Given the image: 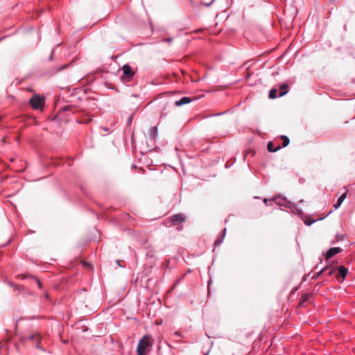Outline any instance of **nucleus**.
<instances>
[{
    "instance_id": "2f4dec72",
    "label": "nucleus",
    "mask_w": 355,
    "mask_h": 355,
    "mask_svg": "<svg viewBox=\"0 0 355 355\" xmlns=\"http://www.w3.org/2000/svg\"><path fill=\"white\" fill-rule=\"evenodd\" d=\"M175 336H180V337H181V336H182L181 333H180V332H179V331H175Z\"/></svg>"
},
{
    "instance_id": "423d86ee",
    "label": "nucleus",
    "mask_w": 355,
    "mask_h": 355,
    "mask_svg": "<svg viewBox=\"0 0 355 355\" xmlns=\"http://www.w3.org/2000/svg\"><path fill=\"white\" fill-rule=\"evenodd\" d=\"M171 222L173 225H178L180 223L185 221L186 218L182 214H175L171 218Z\"/></svg>"
},
{
    "instance_id": "f704fd0d",
    "label": "nucleus",
    "mask_w": 355,
    "mask_h": 355,
    "mask_svg": "<svg viewBox=\"0 0 355 355\" xmlns=\"http://www.w3.org/2000/svg\"><path fill=\"white\" fill-rule=\"evenodd\" d=\"M267 201H268V200H267L266 198H264L263 202H264L266 204H267Z\"/></svg>"
},
{
    "instance_id": "b1692460",
    "label": "nucleus",
    "mask_w": 355,
    "mask_h": 355,
    "mask_svg": "<svg viewBox=\"0 0 355 355\" xmlns=\"http://www.w3.org/2000/svg\"><path fill=\"white\" fill-rule=\"evenodd\" d=\"M347 197V193H344L343 194H342L340 198L338 199L339 200L340 202H343L345 200V199Z\"/></svg>"
},
{
    "instance_id": "2eb2a0df",
    "label": "nucleus",
    "mask_w": 355,
    "mask_h": 355,
    "mask_svg": "<svg viewBox=\"0 0 355 355\" xmlns=\"http://www.w3.org/2000/svg\"><path fill=\"white\" fill-rule=\"evenodd\" d=\"M157 133H158V130H157V127L155 126V127L151 128L150 130V132H149L150 137L152 139H155Z\"/></svg>"
},
{
    "instance_id": "c756f323",
    "label": "nucleus",
    "mask_w": 355,
    "mask_h": 355,
    "mask_svg": "<svg viewBox=\"0 0 355 355\" xmlns=\"http://www.w3.org/2000/svg\"><path fill=\"white\" fill-rule=\"evenodd\" d=\"M37 286H38V287H39L40 288H42V283H41V282H40V280H38V279L37 280Z\"/></svg>"
},
{
    "instance_id": "cd10ccee",
    "label": "nucleus",
    "mask_w": 355,
    "mask_h": 355,
    "mask_svg": "<svg viewBox=\"0 0 355 355\" xmlns=\"http://www.w3.org/2000/svg\"><path fill=\"white\" fill-rule=\"evenodd\" d=\"M53 50H52V51H51V55L49 56V60H53Z\"/></svg>"
},
{
    "instance_id": "f03ea898",
    "label": "nucleus",
    "mask_w": 355,
    "mask_h": 355,
    "mask_svg": "<svg viewBox=\"0 0 355 355\" xmlns=\"http://www.w3.org/2000/svg\"><path fill=\"white\" fill-rule=\"evenodd\" d=\"M121 71L123 75L121 76V80L123 83L130 82L135 74V71L129 64H124L121 68Z\"/></svg>"
},
{
    "instance_id": "412c9836",
    "label": "nucleus",
    "mask_w": 355,
    "mask_h": 355,
    "mask_svg": "<svg viewBox=\"0 0 355 355\" xmlns=\"http://www.w3.org/2000/svg\"><path fill=\"white\" fill-rule=\"evenodd\" d=\"M223 239H224V237L222 236L218 238L215 241L214 245H216V246L220 245L223 242Z\"/></svg>"
},
{
    "instance_id": "f8f14e48",
    "label": "nucleus",
    "mask_w": 355,
    "mask_h": 355,
    "mask_svg": "<svg viewBox=\"0 0 355 355\" xmlns=\"http://www.w3.org/2000/svg\"><path fill=\"white\" fill-rule=\"evenodd\" d=\"M310 297H311L310 294H309V293L304 294L300 299V302L299 304L300 306H305L306 303L309 300Z\"/></svg>"
},
{
    "instance_id": "f3484780",
    "label": "nucleus",
    "mask_w": 355,
    "mask_h": 355,
    "mask_svg": "<svg viewBox=\"0 0 355 355\" xmlns=\"http://www.w3.org/2000/svg\"><path fill=\"white\" fill-rule=\"evenodd\" d=\"M343 239H344V236L343 235L337 234L336 235L335 240L331 241V244L334 245L336 243L338 242L340 240H343Z\"/></svg>"
},
{
    "instance_id": "20e7f679",
    "label": "nucleus",
    "mask_w": 355,
    "mask_h": 355,
    "mask_svg": "<svg viewBox=\"0 0 355 355\" xmlns=\"http://www.w3.org/2000/svg\"><path fill=\"white\" fill-rule=\"evenodd\" d=\"M337 270L338 273L336 275V278L340 282L344 281L348 272V269L344 266L341 265L337 268Z\"/></svg>"
},
{
    "instance_id": "dca6fc26",
    "label": "nucleus",
    "mask_w": 355,
    "mask_h": 355,
    "mask_svg": "<svg viewBox=\"0 0 355 355\" xmlns=\"http://www.w3.org/2000/svg\"><path fill=\"white\" fill-rule=\"evenodd\" d=\"M277 90L276 89H275V88L271 89L268 94L269 98H270V99L275 98L277 97Z\"/></svg>"
},
{
    "instance_id": "473e14b6",
    "label": "nucleus",
    "mask_w": 355,
    "mask_h": 355,
    "mask_svg": "<svg viewBox=\"0 0 355 355\" xmlns=\"http://www.w3.org/2000/svg\"><path fill=\"white\" fill-rule=\"evenodd\" d=\"M62 110H63L64 111H67V110H69V107H63V108H62Z\"/></svg>"
},
{
    "instance_id": "e433bc0d",
    "label": "nucleus",
    "mask_w": 355,
    "mask_h": 355,
    "mask_svg": "<svg viewBox=\"0 0 355 355\" xmlns=\"http://www.w3.org/2000/svg\"><path fill=\"white\" fill-rule=\"evenodd\" d=\"M116 263L119 265V266H121V264H119V260H116Z\"/></svg>"
},
{
    "instance_id": "7ed1b4c3",
    "label": "nucleus",
    "mask_w": 355,
    "mask_h": 355,
    "mask_svg": "<svg viewBox=\"0 0 355 355\" xmlns=\"http://www.w3.org/2000/svg\"><path fill=\"white\" fill-rule=\"evenodd\" d=\"M44 99L39 95H34L29 103L34 110H42L44 105Z\"/></svg>"
},
{
    "instance_id": "bb28decb",
    "label": "nucleus",
    "mask_w": 355,
    "mask_h": 355,
    "mask_svg": "<svg viewBox=\"0 0 355 355\" xmlns=\"http://www.w3.org/2000/svg\"><path fill=\"white\" fill-rule=\"evenodd\" d=\"M172 40H173V37H167V38L164 39V41L166 42H171Z\"/></svg>"
},
{
    "instance_id": "9d476101",
    "label": "nucleus",
    "mask_w": 355,
    "mask_h": 355,
    "mask_svg": "<svg viewBox=\"0 0 355 355\" xmlns=\"http://www.w3.org/2000/svg\"><path fill=\"white\" fill-rule=\"evenodd\" d=\"M192 101L191 98L187 96H184L181 98L180 100L176 101L174 103V105L177 107H180L186 104H188Z\"/></svg>"
},
{
    "instance_id": "ddd939ff",
    "label": "nucleus",
    "mask_w": 355,
    "mask_h": 355,
    "mask_svg": "<svg viewBox=\"0 0 355 355\" xmlns=\"http://www.w3.org/2000/svg\"><path fill=\"white\" fill-rule=\"evenodd\" d=\"M291 210V211L296 214V215H298V216H302V214H303V211L301 209H299L297 205H296L295 204L293 203V206L291 207L290 209Z\"/></svg>"
},
{
    "instance_id": "4468645a",
    "label": "nucleus",
    "mask_w": 355,
    "mask_h": 355,
    "mask_svg": "<svg viewBox=\"0 0 355 355\" xmlns=\"http://www.w3.org/2000/svg\"><path fill=\"white\" fill-rule=\"evenodd\" d=\"M281 148L280 146H278L277 147H274L273 143L272 141H269L267 145V149L269 152L275 153L279 150Z\"/></svg>"
},
{
    "instance_id": "ea45409f",
    "label": "nucleus",
    "mask_w": 355,
    "mask_h": 355,
    "mask_svg": "<svg viewBox=\"0 0 355 355\" xmlns=\"http://www.w3.org/2000/svg\"><path fill=\"white\" fill-rule=\"evenodd\" d=\"M222 113H218V114H216V115L218 116V115H221Z\"/></svg>"
},
{
    "instance_id": "a211bd4d",
    "label": "nucleus",
    "mask_w": 355,
    "mask_h": 355,
    "mask_svg": "<svg viewBox=\"0 0 355 355\" xmlns=\"http://www.w3.org/2000/svg\"><path fill=\"white\" fill-rule=\"evenodd\" d=\"M282 139L283 140V147H286L289 144L290 139L287 136H282Z\"/></svg>"
},
{
    "instance_id": "a19ab883",
    "label": "nucleus",
    "mask_w": 355,
    "mask_h": 355,
    "mask_svg": "<svg viewBox=\"0 0 355 355\" xmlns=\"http://www.w3.org/2000/svg\"><path fill=\"white\" fill-rule=\"evenodd\" d=\"M132 96L137 97V96L136 94H133Z\"/></svg>"
},
{
    "instance_id": "6e6552de",
    "label": "nucleus",
    "mask_w": 355,
    "mask_h": 355,
    "mask_svg": "<svg viewBox=\"0 0 355 355\" xmlns=\"http://www.w3.org/2000/svg\"><path fill=\"white\" fill-rule=\"evenodd\" d=\"M279 198H275L273 200L275 202V203L279 206L288 207L291 209V207L293 206V202H291L289 200H287L286 198H282L281 200H277Z\"/></svg>"
},
{
    "instance_id": "4be33fe9",
    "label": "nucleus",
    "mask_w": 355,
    "mask_h": 355,
    "mask_svg": "<svg viewBox=\"0 0 355 355\" xmlns=\"http://www.w3.org/2000/svg\"><path fill=\"white\" fill-rule=\"evenodd\" d=\"M315 222L314 220H311L310 218H306V220H304V223L305 225H312L313 223Z\"/></svg>"
},
{
    "instance_id": "4c0bfd02",
    "label": "nucleus",
    "mask_w": 355,
    "mask_h": 355,
    "mask_svg": "<svg viewBox=\"0 0 355 355\" xmlns=\"http://www.w3.org/2000/svg\"><path fill=\"white\" fill-rule=\"evenodd\" d=\"M9 285H10V286H14V285H13L12 283H9Z\"/></svg>"
},
{
    "instance_id": "c9c22d12",
    "label": "nucleus",
    "mask_w": 355,
    "mask_h": 355,
    "mask_svg": "<svg viewBox=\"0 0 355 355\" xmlns=\"http://www.w3.org/2000/svg\"><path fill=\"white\" fill-rule=\"evenodd\" d=\"M116 263L119 265V266H121V264H119V260H116Z\"/></svg>"
},
{
    "instance_id": "39448f33",
    "label": "nucleus",
    "mask_w": 355,
    "mask_h": 355,
    "mask_svg": "<svg viewBox=\"0 0 355 355\" xmlns=\"http://www.w3.org/2000/svg\"><path fill=\"white\" fill-rule=\"evenodd\" d=\"M342 251V249L339 247H334L329 248L325 253L323 252V255L325 257L326 259H329L333 256L340 253Z\"/></svg>"
},
{
    "instance_id": "72a5a7b5",
    "label": "nucleus",
    "mask_w": 355,
    "mask_h": 355,
    "mask_svg": "<svg viewBox=\"0 0 355 355\" xmlns=\"http://www.w3.org/2000/svg\"><path fill=\"white\" fill-rule=\"evenodd\" d=\"M211 3H212V1L209 3H205L204 5L207 7V6H209L211 4Z\"/></svg>"
},
{
    "instance_id": "7c9ffc66",
    "label": "nucleus",
    "mask_w": 355,
    "mask_h": 355,
    "mask_svg": "<svg viewBox=\"0 0 355 355\" xmlns=\"http://www.w3.org/2000/svg\"><path fill=\"white\" fill-rule=\"evenodd\" d=\"M226 234V228H224L222 233V236L225 237Z\"/></svg>"
},
{
    "instance_id": "393cba45",
    "label": "nucleus",
    "mask_w": 355,
    "mask_h": 355,
    "mask_svg": "<svg viewBox=\"0 0 355 355\" xmlns=\"http://www.w3.org/2000/svg\"><path fill=\"white\" fill-rule=\"evenodd\" d=\"M342 202H340L339 200H337L336 203L334 205V208L336 209H338V207H340V205H342Z\"/></svg>"
},
{
    "instance_id": "c85d7f7f",
    "label": "nucleus",
    "mask_w": 355,
    "mask_h": 355,
    "mask_svg": "<svg viewBox=\"0 0 355 355\" xmlns=\"http://www.w3.org/2000/svg\"><path fill=\"white\" fill-rule=\"evenodd\" d=\"M334 271L333 270H329V271L327 272V275H328L329 276H331V275L334 273Z\"/></svg>"
},
{
    "instance_id": "a878e982",
    "label": "nucleus",
    "mask_w": 355,
    "mask_h": 355,
    "mask_svg": "<svg viewBox=\"0 0 355 355\" xmlns=\"http://www.w3.org/2000/svg\"><path fill=\"white\" fill-rule=\"evenodd\" d=\"M132 119H133V116H132V115H131V116H130L128 117V123L129 125H130V124H131V123H132Z\"/></svg>"
},
{
    "instance_id": "9b49d317",
    "label": "nucleus",
    "mask_w": 355,
    "mask_h": 355,
    "mask_svg": "<svg viewBox=\"0 0 355 355\" xmlns=\"http://www.w3.org/2000/svg\"><path fill=\"white\" fill-rule=\"evenodd\" d=\"M288 92V85L286 83L281 85L279 87V96L282 97Z\"/></svg>"
},
{
    "instance_id": "58836bf2",
    "label": "nucleus",
    "mask_w": 355,
    "mask_h": 355,
    "mask_svg": "<svg viewBox=\"0 0 355 355\" xmlns=\"http://www.w3.org/2000/svg\"><path fill=\"white\" fill-rule=\"evenodd\" d=\"M65 67H66V66H62L60 69H64Z\"/></svg>"
},
{
    "instance_id": "aec40b11",
    "label": "nucleus",
    "mask_w": 355,
    "mask_h": 355,
    "mask_svg": "<svg viewBox=\"0 0 355 355\" xmlns=\"http://www.w3.org/2000/svg\"><path fill=\"white\" fill-rule=\"evenodd\" d=\"M40 338H41V336H40V334H38V333L32 334L29 336V338L31 340L37 339L38 340L39 339H40Z\"/></svg>"
},
{
    "instance_id": "0eeeda50",
    "label": "nucleus",
    "mask_w": 355,
    "mask_h": 355,
    "mask_svg": "<svg viewBox=\"0 0 355 355\" xmlns=\"http://www.w3.org/2000/svg\"><path fill=\"white\" fill-rule=\"evenodd\" d=\"M279 198H275L273 200L275 202V203L279 206L288 207L291 209V207L293 206V202H291L289 200H287L286 198H282L281 200H277Z\"/></svg>"
},
{
    "instance_id": "f257e3e1",
    "label": "nucleus",
    "mask_w": 355,
    "mask_h": 355,
    "mask_svg": "<svg viewBox=\"0 0 355 355\" xmlns=\"http://www.w3.org/2000/svg\"><path fill=\"white\" fill-rule=\"evenodd\" d=\"M152 346L150 338L147 335L143 336L139 340L137 347V355H146L147 348Z\"/></svg>"
},
{
    "instance_id": "5701e85b",
    "label": "nucleus",
    "mask_w": 355,
    "mask_h": 355,
    "mask_svg": "<svg viewBox=\"0 0 355 355\" xmlns=\"http://www.w3.org/2000/svg\"><path fill=\"white\" fill-rule=\"evenodd\" d=\"M347 197V193H344L343 194H342L340 198L338 199L339 200L340 202H343L345 200V199Z\"/></svg>"
},
{
    "instance_id": "1a4fd4ad",
    "label": "nucleus",
    "mask_w": 355,
    "mask_h": 355,
    "mask_svg": "<svg viewBox=\"0 0 355 355\" xmlns=\"http://www.w3.org/2000/svg\"><path fill=\"white\" fill-rule=\"evenodd\" d=\"M279 198H275L273 200L275 202V203L279 206L288 207L291 209V207L293 206V202H291L289 200H287L286 198H282L281 200H277Z\"/></svg>"
},
{
    "instance_id": "6ab92c4d",
    "label": "nucleus",
    "mask_w": 355,
    "mask_h": 355,
    "mask_svg": "<svg viewBox=\"0 0 355 355\" xmlns=\"http://www.w3.org/2000/svg\"><path fill=\"white\" fill-rule=\"evenodd\" d=\"M327 267H326V268H322V269H321L318 272L315 273V274L313 275V278H314V279H317V278H318V277H319V276H320L322 273H323L324 271H327Z\"/></svg>"
}]
</instances>
